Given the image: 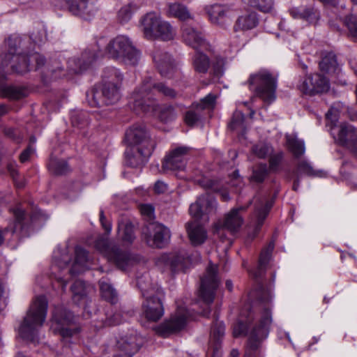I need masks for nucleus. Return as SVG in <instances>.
Returning a JSON list of instances; mask_svg holds the SVG:
<instances>
[{"mask_svg": "<svg viewBox=\"0 0 357 357\" xmlns=\"http://www.w3.org/2000/svg\"><path fill=\"white\" fill-rule=\"evenodd\" d=\"M158 94L174 98L176 96L174 89L162 82H153L150 78L145 79L142 85L133 92L129 102L130 107L138 115H155L158 112L159 119L168 123L175 119L174 109L172 106L159 110L157 97Z\"/></svg>", "mask_w": 357, "mask_h": 357, "instance_id": "obj_1", "label": "nucleus"}, {"mask_svg": "<svg viewBox=\"0 0 357 357\" xmlns=\"http://www.w3.org/2000/svg\"><path fill=\"white\" fill-rule=\"evenodd\" d=\"M22 41V38L17 36H10L6 40L8 50L2 61L0 80L6 79L8 70L5 67L9 65L13 73L20 75L38 70L45 66L46 60L42 54L29 50L20 51Z\"/></svg>", "mask_w": 357, "mask_h": 357, "instance_id": "obj_2", "label": "nucleus"}, {"mask_svg": "<svg viewBox=\"0 0 357 357\" xmlns=\"http://www.w3.org/2000/svg\"><path fill=\"white\" fill-rule=\"evenodd\" d=\"M254 319L251 311L245 313L243 310L241 312V319L234 325L233 329L234 336L237 337L246 335L250 328V337L245 351V356L248 357L257 355L261 340L267 336L268 328L272 322L269 307H263L259 317L255 324Z\"/></svg>", "mask_w": 357, "mask_h": 357, "instance_id": "obj_3", "label": "nucleus"}, {"mask_svg": "<svg viewBox=\"0 0 357 357\" xmlns=\"http://www.w3.org/2000/svg\"><path fill=\"white\" fill-rule=\"evenodd\" d=\"M123 74L115 67L104 69L102 82L86 93V100L91 107H102L116 104L121 98V87Z\"/></svg>", "mask_w": 357, "mask_h": 357, "instance_id": "obj_4", "label": "nucleus"}, {"mask_svg": "<svg viewBox=\"0 0 357 357\" xmlns=\"http://www.w3.org/2000/svg\"><path fill=\"white\" fill-rule=\"evenodd\" d=\"M216 202L209 195H202L190 206V214L196 220L186 224L188 236L193 245H199L204 243L207 238L205 228L198 222V219L203 218L207 221L208 217L205 215L215 211Z\"/></svg>", "mask_w": 357, "mask_h": 357, "instance_id": "obj_5", "label": "nucleus"}, {"mask_svg": "<svg viewBox=\"0 0 357 357\" xmlns=\"http://www.w3.org/2000/svg\"><path fill=\"white\" fill-rule=\"evenodd\" d=\"M47 301L45 296H37L31 303L19 327L20 337L29 342H38V333L45 321Z\"/></svg>", "mask_w": 357, "mask_h": 357, "instance_id": "obj_6", "label": "nucleus"}, {"mask_svg": "<svg viewBox=\"0 0 357 357\" xmlns=\"http://www.w3.org/2000/svg\"><path fill=\"white\" fill-rule=\"evenodd\" d=\"M137 286L142 291L145 301L142 303L144 317L151 321H157L164 314V308L161 302L163 292L160 288L153 286L148 275L137 279Z\"/></svg>", "mask_w": 357, "mask_h": 357, "instance_id": "obj_7", "label": "nucleus"}, {"mask_svg": "<svg viewBox=\"0 0 357 357\" xmlns=\"http://www.w3.org/2000/svg\"><path fill=\"white\" fill-rule=\"evenodd\" d=\"M105 53L108 58L132 66L137 65L141 56L140 52L125 36H118L110 40Z\"/></svg>", "mask_w": 357, "mask_h": 357, "instance_id": "obj_8", "label": "nucleus"}, {"mask_svg": "<svg viewBox=\"0 0 357 357\" xmlns=\"http://www.w3.org/2000/svg\"><path fill=\"white\" fill-rule=\"evenodd\" d=\"M248 83L250 90L264 103L270 105L275 100L278 80L269 70L261 69L251 74Z\"/></svg>", "mask_w": 357, "mask_h": 357, "instance_id": "obj_9", "label": "nucleus"}, {"mask_svg": "<svg viewBox=\"0 0 357 357\" xmlns=\"http://www.w3.org/2000/svg\"><path fill=\"white\" fill-rule=\"evenodd\" d=\"M144 37L148 40L160 39L168 41L174 38L171 24L162 21L155 13H146L140 20Z\"/></svg>", "mask_w": 357, "mask_h": 357, "instance_id": "obj_10", "label": "nucleus"}, {"mask_svg": "<svg viewBox=\"0 0 357 357\" xmlns=\"http://www.w3.org/2000/svg\"><path fill=\"white\" fill-rule=\"evenodd\" d=\"M15 220L10 222L6 227H0V247L6 246L10 249H15L20 239L22 238V231L24 228L25 212L20 206L10 209Z\"/></svg>", "mask_w": 357, "mask_h": 357, "instance_id": "obj_11", "label": "nucleus"}, {"mask_svg": "<svg viewBox=\"0 0 357 357\" xmlns=\"http://www.w3.org/2000/svg\"><path fill=\"white\" fill-rule=\"evenodd\" d=\"M72 320V314L63 307L56 308L53 312L51 330L66 342L70 338L77 337L80 332L79 327L71 324Z\"/></svg>", "mask_w": 357, "mask_h": 357, "instance_id": "obj_12", "label": "nucleus"}, {"mask_svg": "<svg viewBox=\"0 0 357 357\" xmlns=\"http://www.w3.org/2000/svg\"><path fill=\"white\" fill-rule=\"evenodd\" d=\"M149 138V132L144 124L137 123L130 126L125 132L124 142L128 145V148L123 156H135L132 153H128V148L130 149L135 148L139 156H151L152 153L150 151L145 152L139 146L142 143L146 142Z\"/></svg>", "mask_w": 357, "mask_h": 357, "instance_id": "obj_13", "label": "nucleus"}, {"mask_svg": "<svg viewBox=\"0 0 357 357\" xmlns=\"http://www.w3.org/2000/svg\"><path fill=\"white\" fill-rule=\"evenodd\" d=\"M217 271L216 266L209 265L205 274L201 278L199 296L206 304H210L213 301L215 290L219 285Z\"/></svg>", "mask_w": 357, "mask_h": 357, "instance_id": "obj_14", "label": "nucleus"}, {"mask_svg": "<svg viewBox=\"0 0 357 357\" xmlns=\"http://www.w3.org/2000/svg\"><path fill=\"white\" fill-rule=\"evenodd\" d=\"M188 312L186 309L179 307L169 319L155 328V333L162 337H168L182 330L186 324Z\"/></svg>", "mask_w": 357, "mask_h": 357, "instance_id": "obj_15", "label": "nucleus"}, {"mask_svg": "<svg viewBox=\"0 0 357 357\" xmlns=\"http://www.w3.org/2000/svg\"><path fill=\"white\" fill-rule=\"evenodd\" d=\"M96 247L109 261L114 262L122 270L126 269L132 264V260L128 253L121 252L118 249L111 247L107 240H98L96 243Z\"/></svg>", "mask_w": 357, "mask_h": 357, "instance_id": "obj_16", "label": "nucleus"}, {"mask_svg": "<svg viewBox=\"0 0 357 357\" xmlns=\"http://www.w3.org/2000/svg\"><path fill=\"white\" fill-rule=\"evenodd\" d=\"M101 56V51L97 45H94L86 48L80 57L70 59L68 64L74 73L80 74L90 68Z\"/></svg>", "mask_w": 357, "mask_h": 357, "instance_id": "obj_17", "label": "nucleus"}, {"mask_svg": "<svg viewBox=\"0 0 357 357\" xmlns=\"http://www.w3.org/2000/svg\"><path fill=\"white\" fill-rule=\"evenodd\" d=\"M182 40L188 46L195 50H208L209 44L205 39L204 35L199 30L186 22H183L181 26Z\"/></svg>", "mask_w": 357, "mask_h": 357, "instance_id": "obj_18", "label": "nucleus"}, {"mask_svg": "<svg viewBox=\"0 0 357 357\" xmlns=\"http://www.w3.org/2000/svg\"><path fill=\"white\" fill-rule=\"evenodd\" d=\"M153 61L162 77L172 79L179 74V70L169 53L156 50L153 52Z\"/></svg>", "mask_w": 357, "mask_h": 357, "instance_id": "obj_19", "label": "nucleus"}, {"mask_svg": "<svg viewBox=\"0 0 357 357\" xmlns=\"http://www.w3.org/2000/svg\"><path fill=\"white\" fill-rule=\"evenodd\" d=\"M159 264H164L165 266L175 273L180 271H185L190 264V258L184 250L177 252L164 254L159 260Z\"/></svg>", "mask_w": 357, "mask_h": 357, "instance_id": "obj_20", "label": "nucleus"}, {"mask_svg": "<svg viewBox=\"0 0 357 357\" xmlns=\"http://www.w3.org/2000/svg\"><path fill=\"white\" fill-rule=\"evenodd\" d=\"M255 211L253 224L255 231H258L266 218L273 206V201L266 196H257L254 199Z\"/></svg>", "mask_w": 357, "mask_h": 357, "instance_id": "obj_21", "label": "nucleus"}, {"mask_svg": "<svg viewBox=\"0 0 357 357\" xmlns=\"http://www.w3.org/2000/svg\"><path fill=\"white\" fill-rule=\"evenodd\" d=\"M247 207L240 206L232 208L225 216L222 222H218L215 225V231L219 233L221 229H226L231 233L236 232L243 222V219L240 212L245 211Z\"/></svg>", "mask_w": 357, "mask_h": 357, "instance_id": "obj_22", "label": "nucleus"}, {"mask_svg": "<svg viewBox=\"0 0 357 357\" xmlns=\"http://www.w3.org/2000/svg\"><path fill=\"white\" fill-rule=\"evenodd\" d=\"M334 139L339 144L357 153V130L351 125L342 124Z\"/></svg>", "mask_w": 357, "mask_h": 357, "instance_id": "obj_23", "label": "nucleus"}, {"mask_svg": "<svg viewBox=\"0 0 357 357\" xmlns=\"http://www.w3.org/2000/svg\"><path fill=\"white\" fill-rule=\"evenodd\" d=\"M151 229L153 232V236L151 235L146 236V243L153 248H161L165 246L170 238L169 229L162 224H152Z\"/></svg>", "mask_w": 357, "mask_h": 357, "instance_id": "obj_24", "label": "nucleus"}, {"mask_svg": "<svg viewBox=\"0 0 357 357\" xmlns=\"http://www.w3.org/2000/svg\"><path fill=\"white\" fill-rule=\"evenodd\" d=\"M139 349L135 336L122 337L118 340L113 357H132Z\"/></svg>", "mask_w": 357, "mask_h": 357, "instance_id": "obj_25", "label": "nucleus"}, {"mask_svg": "<svg viewBox=\"0 0 357 357\" xmlns=\"http://www.w3.org/2000/svg\"><path fill=\"white\" fill-rule=\"evenodd\" d=\"M298 63L299 66L303 69L306 78L299 85V90L305 96H312V74L307 73L308 68L311 66L310 54L303 53L299 56Z\"/></svg>", "mask_w": 357, "mask_h": 357, "instance_id": "obj_26", "label": "nucleus"}, {"mask_svg": "<svg viewBox=\"0 0 357 357\" xmlns=\"http://www.w3.org/2000/svg\"><path fill=\"white\" fill-rule=\"evenodd\" d=\"M281 164V158H271L269 160V167L266 165L259 164L257 165L252 172V175L250 177V181L257 183H261L264 181L269 171L275 172L280 168Z\"/></svg>", "mask_w": 357, "mask_h": 357, "instance_id": "obj_27", "label": "nucleus"}, {"mask_svg": "<svg viewBox=\"0 0 357 357\" xmlns=\"http://www.w3.org/2000/svg\"><path fill=\"white\" fill-rule=\"evenodd\" d=\"M259 22V16L257 13L253 11L248 13L237 18L234 25V31L237 32L253 29L257 26Z\"/></svg>", "mask_w": 357, "mask_h": 357, "instance_id": "obj_28", "label": "nucleus"}, {"mask_svg": "<svg viewBox=\"0 0 357 357\" xmlns=\"http://www.w3.org/2000/svg\"><path fill=\"white\" fill-rule=\"evenodd\" d=\"M70 122L73 128L80 130L84 137L87 135V127L89 125V114L84 110H73L70 114Z\"/></svg>", "mask_w": 357, "mask_h": 357, "instance_id": "obj_29", "label": "nucleus"}, {"mask_svg": "<svg viewBox=\"0 0 357 357\" xmlns=\"http://www.w3.org/2000/svg\"><path fill=\"white\" fill-rule=\"evenodd\" d=\"M0 91L2 97L13 100L23 99L30 93L26 86L5 85L1 86Z\"/></svg>", "mask_w": 357, "mask_h": 357, "instance_id": "obj_30", "label": "nucleus"}, {"mask_svg": "<svg viewBox=\"0 0 357 357\" xmlns=\"http://www.w3.org/2000/svg\"><path fill=\"white\" fill-rule=\"evenodd\" d=\"M206 10L211 23L221 26L224 25L228 12L225 6L215 3L207 7Z\"/></svg>", "mask_w": 357, "mask_h": 357, "instance_id": "obj_31", "label": "nucleus"}, {"mask_svg": "<svg viewBox=\"0 0 357 357\" xmlns=\"http://www.w3.org/2000/svg\"><path fill=\"white\" fill-rule=\"evenodd\" d=\"M89 263V257L87 252L82 248L77 247L75 248V261L69 270L72 275L79 274L86 270Z\"/></svg>", "mask_w": 357, "mask_h": 357, "instance_id": "obj_32", "label": "nucleus"}, {"mask_svg": "<svg viewBox=\"0 0 357 357\" xmlns=\"http://www.w3.org/2000/svg\"><path fill=\"white\" fill-rule=\"evenodd\" d=\"M286 147L292 156H303L305 151V142L294 135H286Z\"/></svg>", "mask_w": 357, "mask_h": 357, "instance_id": "obj_33", "label": "nucleus"}, {"mask_svg": "<svg viewBox=\"0 0 357 357\" xmlns=\"http://www.w3.org/2000/svg\"><path fill=\"white\" fill-rule=\"evenodd\" d=\"M167 14L168 17L178 19L185 22V20L191 18V14L188 8L181 3H169L167 6Z\"/></svg>", "mask_w": 357, "mask_h": 357, "instance_id": "obj_34", "label": "nucleus"}, {"mask_svg": "<svg viewBox=\"0 0 357 357\" xmlns=\"http://www.w3.org/2000/svg\"><path fill=\"white\" fill-rule=\"evenodd\" d=\"M192 66L196 73L206 74L210 68L211 60L206 54L196 50L192 58Z\"/></svg>", "mask_w": 357, "mask_h": 357, "instance_id": "obj_35", "label": "nucleus"}, {"mask_svg": "<svg viewBox=\"0 0 357 357\" xmlns=\"http://www.w3.org/2000/svg\"><path fill=\"white\" fill-rule=\"evenodd\" d=\"M273 249L274 243L273 242H270L268 245L261 250L259 258L257 270L252 273L255 278L261 277L264 273L270 260Z\"/></svg>", "mask_w": 357, "mask_h": 357, "instance_id": "obj_36", "label": "nucleus"}, {"mask_svg": "<svg viewBox=\"0 0 357 357\" xmlns=\"http://www.w3.org/2000/svg\"><path fill=\"white\" fill-rule=\"evenodd\" d=\"M47 167L49 171L55 175H62L69 171L66 161L61 158H50Z\"/></svg>", "mask_w": 357, "mask_h": 357, "instance_id": "obj_37", "label": "nucleus"}, {"mask_svg": "<svg viewBox=\"0 0 357 357\" xmlns=\"http://www.w3.org/2000/svg\"><path fill=\"white\" fill-rule=\"evenodd\" d=\"M183 122L186 126L193 128L202 121L203 115L200 110L192 107V103L183 114Z\"/></svg>", "mask_w": 357, "mask_h": 357, "instance_id": "obj_38", "label": "nucleus"}, {"mask_svg": "<svg viewBox=\"0 0 357 357\" xmlns=\"http://www.w3.org/2000/svg\"><path fill=\"white\" fill-rule=\"evenodd\" d=\"M255 156H284L282 153L273 154V149L270 143L260 141L252 146Z\"/></svg>", "mask_w": 357, "mask_h": 357, "instance_id": "obj_39", "label": "nucleus"}, {"mask_svg": "<svg viewBox=\"0 0 357 357\" xmlns=\"http://www.w3.org/2000/svg\"><path fill=\"white\" fill-rule=\"evenodd\" d=\"M289 14L295 20H301L310 24L312 19V8L294 7L289 10Z\"/></svg>", "mask_w": 357, "mask_h": 357, "instance_id": "obj_40", "label": "nucleus"}, {"mask_svg": "<svg viewBox=\"0 0 357 357\" xmlns=\"http://www.w3.org/2000/svg\"><path fill=\"white\" fill-rule=\"evenodd\" d=\"M337 61L335 56L333 53L326 54L319 63V68L324 73H329L335 70Z\"/></svg>", "mask_w": 357, "mask_h": 357, "instance_id": "obj_41", "label": "nucleus"}, {"mask_svg": "<svg viewBox=\"0 0 357 357\" xmlns=\"http://www.w3.org/2000/svg\"><path fill=\"white\" fill-rule=\"evenodd\" d=\"M216 96L210 93L202 98L199 102H193L192 107L202 112L207 109H213L216 103Z\"/></svg>", "mask_w": 357, "mask_h": 357, "instance_id": "obj_42", "label": "nucleus"}, {"mask_svg": "<svg viewBox=\"0 0 357 357\" xmlns=\"http://www.w3.org/2000/svg\"><path fill=\"white\" fill-rule=\"evenodd\" d=\"M204 153L201 152V151L194 150L192 148L185 146H178L176 147L172 148L169 154L165 155V156H184V155H190V156H201Z\"/></svg>", "mask_w": 357, "mask_h": 357, "instance_id": "obj_43", "label": "nucleus"}, {"mask_svg": "<svg viewBox=\"0 0 357 357\" xmlns=\"http://www.w3.org/2000/svg\"><path fill=\"white\" fill-rule=\"evenodd\" d=\"M248 6L263 13H269L273 7V0H242Z\"/></svg>", "mask_w": 357, "mask_h": 357, "instance_id": "obj_44", "label": "nucleus"}, {"mask_svg": "<svg viewBox=\"0 0 357 357\" xmlns=\"http://www.w3.org/2000/svg\"><path fill=\"white\" fill-rule=\"evenodd\" d=\"M99 283L102 296L112 303H115L117 300V294L111 284L103 280H100Z\"/></svg>", "mask_w": 357, "mask_h": 357, "instance_id": "obj_45", "label": "nucleus"}, {"mask_svg": "<svg viewBox=\"0 0 357 357\" xmlns=\"http://www.w3.org/2000/svg\"><path fill=\"white\" fill-rule=\"evenodd\" d=\"M185 166V161L183 158H165L162 161L164 170L182 169Z\"/></svg>", "mask_w": 357, "mask_h": 357, "instance_id": "obj_46", "label": "nucleus"}, {"mask_svg": "<svg viewBox=\"0 0 357 357\" xmlns=\"http://www.w3.org/2000/svg\"><path fill=\"white\" fill-rule=\"evenodd\" d=\"M71 290L73 292V299L77 303H79L86 294L84 282L82 280H76L73 283Z\"/></svg>", "mask_w": 357, "mask_h": 357, "instance_id": "obj_47", "label": "nucleus"}, {"mask_svg": "<svg viewBox=\"0 0 357 357\" xmlns=\"http://www.w3.org/2000/svg\"><path fill=\"white\" fill-rule=\"evenodd\" d=\"M225 61L224 58L221 56H216L214 61L212 63L211 62V75L214 77H221L225 72Z\"/></svg>", "mask_w": 357, "mask_h": 357, "instance_id": "obj_48", "label": "nucleus"}, {"mask_svg": "<svg viewBox=\"0 0 357 357\" xmlns=\"http://www.w3.org/2000/svg\"><path fill=\"white\" fill-rule=\"evenodd\" d=\"M245 116L243 112L240 111H235L228 124V128L231 131H235L241 128L245 127L244 126Z\"/></svg>", "mask_w": 357, "mask_h": 357, "instance_id": "obj_49", "label": "nucleus"}, {"mask_svg": "<svg viewBox=\"0 0 357 357\" xmlns=\"http://www.w3.org/2000/svg\"><path fill=\"white\" fill-rule=\"evenodd\" d=\"M135 6L132 3H128L123 6L118 12V19L121 24L127 23L132 18L135 11Z\"/></svg>", "mask_w": 357, "mask_h": 357, "instance_id": "obj_50", "label": "nucleus"}, {"mask_svg": "<svg viewBox=\"0 0 357 357\" xmlns=\"http://www.w3.org/2000/svg\"><path fill=\"white\" fill-rule=\"evenodd\" d=\"M119 234L123 241L130 243L135 239L133 227L131 224L119 226Z\"/></svg>", "mask_w": 357, "mask_h": 357, "instance_id": "obj_51", "label": "nucleus"}, {"mask_svg": "<svg viewBox=\"0 0 357 357\" xmlns=\"http://www.w3.org/2000/svg\"><path fill=\"white\" fill-rule=\"evenodd\" d=\"M330 88L328 79L324 75H317V79L314 84V93H321L328 91Z\"/></svg>", "mask_w": 357, "mask_h": 357, "instance_id": "obj_52", "label": "nucleus"}, {"mask_svg": "<svg viewBox=\"0 0 357 357\" xmlns=\"http://www.w3.org/2000/svg\"><path fill=\"white\" fill-rule=\"evenodd\" d=\"M29 40H31L34 45L40 46L47 40L46 31L44 29H41L36 33L33 32L30 35Z\"/></svg>", "mask_w": 357, "mask_h": 357, "instance_id": "obj_53", "label": "nucleus"}, {"mask_svg": "<svg viewBox=\"0 0 357 357\" xmlns=\"http://www.w3.org/2000/svg\"><path fill=\"white\" fill-rule=\"evenodd\" d=\"M36 137L34 135L29 137L26 147L22 151L19 156H31L36 153Z\"/></svg>", "mask_w": 357, "mask_h": 357, "instance_id": "obj_54", "label": "nucleus"}, {"mask_svg": "<svg viewBox=\"0 0 357 357\" xmlns=\"http://www.w3.org/2000/svg\"><path fill=\"white\" fill-rule=\"evenodd\" d=\"M211 335L214 339L218 340L225 334V325L222 322L216 320L211 328Z\"/></svg>", "mask_w": 357, "mask_h": 357, "instance_id": "obj_55", "label": "nucleus"}, {"mask_svg": "<svg viewBox=\"0 0 357 357\" xmlns=\"http://www.w3.org/2000/svg\"><path fill=\"white\" fill-rule=\"evenodd\" d=\"M4 135L13 139L17 143H20L22 140V137L21 136L19 131L14 128H5L3 130Z\"/></svg>", "mask_w": 357, "mask_h": 357, "instance_id": "obj_56", "label": "nucleus"}, {"mask_svg": "<svg viewBox=\"0 0 357 357\" xmlns=\"http://www.w3.org/2000/svg\"><path fill=\"white\" fill-rule=\"evenodd\" d=\"M350 34L357 40V17H350L346 22Z\"/></svg>", "mask_w": 357, "mask_h": 357, "instance_id": "obj_57", "label": "nucleus"}, {"mask_svg": "<svg viewBox=\"0 0 357 357\" xmlns=\"http://www.w3.org/2000/svg\"><path fill=\"white\" fill-rule=\"evenodd\" d=\"M256 295L262 303H264L266 305L270 301L271 298V294L269 290L265 289L264 288H260V289L256 293Z\"/></svg>", "mask_w": 357, "mask_h": 357, "instance_id": "obj_58", "label": "nucleus"}, {"mask_svg": "<svg viewBox=\"0 0 357 357\" xmlns=\"http://www.w3.org/2000/svg\"><path fill=\"white\" fill-rule=\"evenodd\" d=\"M8 169L10 174V176L13 178L15 185L17 188H22L24 185V183L18 182L17 180V176H18V172H17V169L15 167H13L12 165H8Z\"/></svg>", "mask_w": 357, "mask_h": 357, "instance_id": "obj_59", "label": "nucleus"}, {"mask_svg": "<svg viewBox=\"0 0 357 357\" xmlns=\"http://www.w3.org/2000/svg\"><path fill=\"white\" fill-rule=\"evenodd\" d=\"M153 207L149 204H142L140 206L141 213L144 215H146L149 218H151L153 215Z\"/></svg>", "mask_w": 357, "mask_h": 357, "instance_id": "obj_60", "label": "nucleus"}, {"mask_svg": "<svg viewBox=\"0 0 357 357\" xmlns=\"http://www.w3.org/2000/svg\"><path fill=\"white\" fill-rule=\"evenodd\" d=\"M47 71L51 73L52 78H56L65 75L64 68L61 66H56L55 68L51 69L48 68Z\"/></svg>", "mask_w": 357, "mask_h": 357, "instance_id": "obj_61", "label": "nucleus"}, {"mask_svg": "<svg viewBox=\"0 0 357 357\" xmlns=\"http://www.w3.org/2000/svg\"><path fill=\"white\" fill-rule=\"evenodd\" d=\"M154 190L156 193H164L167 190V185L162 181H158L154 185Z\"/></svg>", "mask_w": 357, "mask_h": 357, "instance_id": "obj_62", "label": "nucleus"}, {"mask_svg": "<svg viewBox=\"0 0 357 357\" xmlns=\"http://www.w3.org/2000/svg\"><path fill=\"white\" fill-rule=\"evenodd\" d=\"M298 173L299 174H305L307 175L311 174V167L305 162H303L298 166L297 169Z\"/></svg>", "mask_w": 357, "mask_h": 357, "instance_id": "obj_63", "label": "nucleus"}, {"mask_svg": "<svg viewBox=\"0 0 357 357\" xmlns=\"http://www.w3.org/2000/svg\"><path fill=\"white\" fill-rule=\"evenodd\" d=\"M141 158H126L124 164L131 167H137L139 165V159Z\"/></svg>", "mask_w": 357, "mask_h": 357, "instance_id": "obj_64", "label": "nucleus"}]
</instances>
